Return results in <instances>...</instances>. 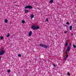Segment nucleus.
I'll list each match as a JSON object with an SVG mask.
<instances>
[{
    "label": "nucleus",
    "mask_w": 76,
    "mask_h": 76,
    "mask_svg": "<svg viewBox=\"0 0 76 76\" xmlns=\"http://www.w3.org/2000/svg\"><path fill=\"white\" fill-rule=\"evenodd\" d=\"M31 28L33 30H36L38 29H39V26H36L34 25L32 26L31 27Z\"/></svg>",
    "instance_id": "f257e3e1"
},
{
    "label": "nucleus",
    "mask_w": 76,
    "mask_h": 76,
    "mask_svg": "<svg viewBox=\"0 0 76 76\" xmlns=\"http://www.w3.org/2000/svg\"><path fill=\"white\" fill-rule=\"evenodd\" d=\"M25 9H32V7L30 5H28L25 7Z\"/></svg>",
    "instance_id": "f03ea898"
},
{
    "label": "nucleus",
    "mask_w": 76,
    "mask_h": 76,
    "mask_svg": "<svg viewBox=\"0 0 76 76\" xmlns=\"http://www.w3.org/2000/svg\"><path fill=\"white\" fill-rule=\"evenodd\" d=\"M4 50H1V51L0 52V55H1H1H3V54H4Z\"/></svg>",
    "instance_id": "7ed1b4c3"
},
{
    "label": "nucleus",
    "mask_w": 76,
    "mask_h": 76,
    "mask_svg": "<svg viewBox=\"0 0 76 76\" xmlns=\"http://www.w3.org/2000/svg\"><path fill=\"white\" fill-rule=\"evenodd\" d=\"M66 44H65V47H67V46L68 45V43H69V40H67L66 41Z\"/></svg>",
    "instance_id": "20e7f679"
},
{
    "label": "nucleus",
    "mask_w": 76,
    "mask_h": 76,
    "mask_svg": "<svg viewBox=\"0 0 76 76\" xmlns=\"http://www.w3.org/2000/svg\"><path fill=\"white\" fill-rule=\"evenodd\" d=\"M70 47L68 46L66 50V51H70Z\"/></svg>",
    "instance_id": "39448f33"
},
{
    "label": "nucleus",
    "mask_w": 76,
    "mask_h": 76,
    "mask_svg": "<svg viewBox=\"0 0 76 76\" xmlns=\"http://www.w3.org/2000/svg\"><path fill=\"white\" fill-rule=\"evenodd\" d=\"M32 31H30L28 34V36H31V35H32Z\"/></svg>",
    "instance_id": "423d86ee"
},
{
    "label": "nucleus",
    "mask_w": 76,
    "mask_h": 76,
    "mask_svg": "<svg viewBox=\"0 0 76 76\" xmlns=\"http://www.w3.org/2000/svg\"><path fill=\"white\" fill-rule=\"evenodd\" d=\"M44 45H45L40 44L39 45V46H40L41 47H44Z\"/></svg>",
    "instance_id": "0eeeda50"
},
{
    "label": "nucleus",
    "mask_w": 76,
    "mask_h": 76,
    "mask_svg": "<svg viewBox=\"0 0 76 76\" xmlns=\"http://www.w3.org/2000/svg\"><path fill=\"white\" fill-rule=\"evenodd\" d=\"M31 18L32 19L34 17V14H32L31 15Z\"/></svg>",
    "instance_id": "6e6552de"
},
{
    "label": "nucleus",
    "mask_w": 76,
    "mask_h": 76,
    "mask_svg": "<svg viewBox=\"0 0 76 76\" xmlns=\"http://www.w3.org/2000/svg\"><path fill=\"white\" fill-rule=\"evenodd\" d=\"M25 13H29V11L27 10H25Z\"/></svg>",
    "instance_id": "1a4fd4ad"
},
{
    "label": "nucleus",
    "mask_w": 76,
    "mask_h": 76,
    "mask_svg": "<svg viewBox=\"0 0 76 76\" xmlns=\"http://www.w3.org/2000/svg\"><path fill=\"white\" fill-rule=\"evenodd\" d=\"M69 30L70 31H72V26H70L69 27Z\"/></svg>",
    "instance_id": "9d476101"
},
{
    "label": "nucleus",
    "mask_w": 76,
    "mask_h": 76,
    "mask_svg": "<svg viewBox=\"0 0 76 76\" xmlns=\"http://www.w3.org/2000/svg\"><path fill=\"white\" fill-rule=\"evenodd\" d=\"M4 21H5V23H7L8 22V20H7V19L5 20Z\"/></svg>",
    "instance_id": "9b49d317"
},
{
    "label": "nucleus",
    "mask_w": 76,
    "mask_h": 76,
    "mask_svg": "<svg viewBox=\"0 0 76 76\" xmlns=\"http://www.w3.org/2000/svg\"><path fill=\"white\" fill-rule=\"evenodd\" d=\"M45 48H47V47H48V46H45V45H44V47H43Z\"/></svg>",
    "instance_id": "f8f14e48"
},
{
    "label": "nucleus",
    "mask_w": 76,
    "mask_h": 76,
    "mask_svg": "<svg viewBox=\"0 0 76 76\" xmlns=\"http://www.w3.org/2000/svg\"><path fill=\"white\" fill-rule=\"evenodd\" d=\"M10 37V34H9V33H8L7 35V37L8 38V37Z\"/></svg>",
    "instance_id": "ddd939ff"
},
{
    "label": "nucleus",
    "mask_w": 76,
    "mask_h": 76,
    "mask_svg": "<svg viewBox=\"0 0 76 76\" xmlns=\"http://www.w3.org/2000/svg\"><path fill=\"white\" fill-rule=\"evenodd\" d=\"M50 3H53V0H50Z\"/></svg>",
    "instance_id": "4468645a"
},
{
    "label": "nucleus",
    "mask_w": 76,
    "mask_h": 76,
    "mask_svg": "<svg viewBox=\"0 0 76 76\" xmlns=\"http://www.w3.org/2000/svg\"><path fill=\"white\" fill-rule=\"evenodd\" d=\"M73 47H74V48H76V45H75L74 44H73Z\"/></svg>",
    "instance_id": "2eb2a0df"
},
{
    "label": "nucleus",
    "mask_w": 76,
    "mask_h": 76,
    "mask_svg": "<svg viewBox=\"0 0 76 76\" xmlns=\"http://www.w3.org/2000/svg\"><path fill=\"white\" fill-rule=\"evenodd\" d=\"M67 74L68 76H70V73H69V72H68L67 73Z\"/></svg>",
    "instance_id": "dca6fc26"
},
{
    "label": "nucleus",
    "mask_w": 76,
    "mask_h": 76,
    "mask_svg": "<svg viewBox=\"0 0 76 76\" xmlns=\"http://www.w3.org/2000/svg\"><path fill=\"white\" fill-rule=\"evenodd\" d=\"M69 57V55H66L65 57L66 58H67V57Z\"/></svg>",
    "instance_id": "f3484780"
},
{
    "label": "nucleus",
    "mask_w": 76,
    "mask_h": 76,
    "mask_svg": "<svg viewBox=\"0 0 76 76\" xmlns=\"http://www.w3.org/2000/svg\"><path fill=\"white\" fill-rule=\"evenodd\" d=\"M7 72L8 73H10V69H8L7 70Z\"/></svg>",
    "instance_id": "a211bd4d"
},
{
    "label": "nucleus",
    "mask_w": 76,
    "mask_h": 76,
    "mask_svg": "<svg viewBox=\"0 0 76 76\" xmlns=\"http://www.w3.org/2000/svg\"><path fill=\"white\" fill-rule=\"evenodd\" d=\"M3 39V36H1L0 37L1 39Z\"/></svg>",
    "instance_id": "6ab92c4d"
},
{
    "label": "nucleus",
    "mask_w": 76,
    "mask_h": 76,
    "mask_svg": "<svg viewBox=\"0 0 76 76\" xmlns=\"http://www.w3.org/2000/svg\"><path fill=\"white\" fill-rule=\"evenodd\" d=\"M22 22L23 23H25V21L24 20H23L22 21Z\"/></svg>",
    "instance_id": "aec40b11"
},
{
    "label": "nucleus",
    "mask_w": 76,
    "mask_h": 76,
    "mask_svg": "<svg viewBox=\"0 0 76 76\" xmlns=\"http://www.w3.org/2000/svg\"><path fill=\"white\" fill-rule=\"evenodd\" d=\"M18 57H21V55H20V54H18Z\"/></svg>",
    "instance_id": "412c9836"
},
{
    "label": "nucleus",
    "mask_w": 76,
    "mask_h": 76,
    "mask_svg": "<svg viewBox=\"0 0 76 76\" xmlns=\"http://www.w3.org/2000/svg\"><path fill=\"white\" fill-rule=\"evenodd\" d=\"M46 21H47V22H48V18L46 19Z\"/></svg>",
    "instance_id": "4be33fe9"
},
{
    "label": "nucleus",
    "mask_w": 76,
    "mask_h": 76,
    "mask_svg": "<svg viewBox=\"0 0 76 76\" xmlns=\"http://www.w3.org/2000/svg\"><path fill=\"white\" fill-rule=\"evenodd\" d=\"M66 58H66V57H65L64 58V60H66Z\"/></svg>",
    "instance_id": "5701e85b"
},
{
    "label": "nucleus",
    "mask_w": 76,
    "mask_h": 76,
    "mask_svg": "<svg viewBox=\"0 0 76 76\" xmlns=\"http://www.w3.org/2000/svg\"><path fill=\"white\" fill-rule=\"evenodd\" d=\"M66 24H67V25H69V22H67L66 23Z\"/></svg>",
    "instance_id": "b1692460"
},
{
    "label": "nucleus",
    "mask_w": 76,
    "mask_h": 76,
    "mask_svg": "<svg viewBox=\"0 0 76 76\" xmlns=\"http://www.w3.org/2000/svg\"><path fill=\"white\" fill-rule=\"evenodd\" d=\"M67 31H64L65 34H67Z\"/></svg>",
    "instance_id": "393cba45"
},
{
    "label": "nucleus",
    "mask_w": 76,
    "mask_h": 76,
    "mask_svg": "<svg viewBox=\"0 0 76 76\" xmlns=\"http://www.w3.org/2000/svg\"><path fill=\"white\" fill-rule=\"evenodd\" d=\"M66 55H67V52H65Z\"/></svg>",
    "instance_id": "a878e982"
},
{
    "label": "nucleus",
    "mask_w": 76,
    "mask_h": 76,
    "mask_svg": "<svg viewBox=\"0 0 76 76\" xmlns=\"http://www.w3.org/2000/svg\"><path fill=\"white\" fill-rule=\"evenodd\" d=\"M53 66H54V67H56V65L55 64H53Z\"/></svg>",
    "instance_id": "bb28decb"
},
{
    "label": "nucleus",
    "mask_w": 76,
    "mask_h": 76,
    "mask_svg": "<svg viewBox=\"0 0 76 76\" xmlns=\"http://www.w3.org/2000/svg\"><path fill=\"white\" fill-rule=\"evenodd\" d=\"M1 56H0V61L1 60Z\"/></svg>",
    "instance_id": "cd10ccee"
},
{
    "label": "nucleus",
    "mask_w": 76,
    "mask_h": 76,
    "mask_svg": "<svg viewBox=\"0 0 76 76\" xmlns=\"http://www.w3.org/2000/svg\"><path fill=\"white\" fill-rule=\"evenodd\" d=\"M73 34H71V35H73Z\"/></svg>",
    "instance_id": "c85d7f7f"
},
{
    "label": "nucleus",
    "mask_w": 76,
    "mask_h": 76,
    "mask_svg": "<svg viewBox=\"0 0 76 76\" xmlns=\"http://www.w3.org/2000/svg\"><path fill=\"white\" fill-rule=\"evenodd\" d=\"M70 45H71V44H70L69 45V46H70Z\"/></svg>",
    "instance_id": "c756f323"
},
{
    "label": "nucleus",
    "mask_w": 76,
    "mask_h": 76,
    "mask_svg": "<svg viewBox=\"0 0 76 76\" xmlns=\"http://www.w3.org/2000/svg\"><path fill=\"white\" fill-rule=\"evenodd\" d=\"M65 26H67V25H65Z\"/></svg>",
    "instance_id": "7c9ffc66"
}]
</instances>
